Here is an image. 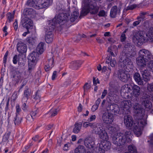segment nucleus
Instances as JSON below:
<instances>
[{
	"mask_svg": "<svg viewBox=\"0 0 153 153\" xmlns=\"http://www.w3.org/2000/svg\"><path fill=\"white\" fill-rule=\"evenodd\" d=\"M133 111L134 122L132 117L128 115L124 117V123L127 127L129 128H132L134 134L139 137L142 134L144 127L147 125V116L145 115L144 111L138 103L134 104Z\"/></svg>",
	"mask_w": 153,
	"mask_h": 153,
	"instance_id": "obj_1",
	"label": "nucleus"
},
{
	"mask_svg": "<svg viewBox=\"0 0 153 153\" xmlns=\"http://www.w3.org/2000/svg\"><path fill=\"white\" fill-rule=\"evenodd\" d=\"M108 132L111 134H114L112 137L113 143L117 146H122L126 142L131 141L133 134L130 131H126L124 134L121 133H118L120 128L118 126L114 124L109 126L107 127Z\"/></svg>",
	"mask_w": 153,
	"mask_h": 153,
	"instance_id": "obj_2",
	"label": "nucleus"
},
{
	"mask_svg": "<svg viewBox=\"0 0 153 153\" xmlns=\"http://www.w3.org/2000/svg\"><path fill=\"white\" fill-rule=\"evenodd\" d=\"M67 18L66 15L62 13L61 14L55 16L52 20L49 21V25L45 28V29L47 30V33L45 37V40L47 43H50L53 41L54 37L51 32L53 30L56 26H58V25L59 26H61L66 22Z\"/></svg>",
	"mask_w": 153,
	"mask_h": 153,
	"instance_id": "obj_3",
	"label": "nucleus"
},
{
	"mask_svg": "<svg viewBox=\"0 0 153 153\" xmlns=\"http://www.w3.org/2000/svg\"><path fill=\"white\" fill-rule=\"evenodd\" d=\"M123 66L127 71L120 70L118 73V76L119 79L122 81L126 82L130 79V75L128 74V71H130L133 69L134 65L133 62L128 58H125L122 61Z\"/></svg>",
	"mask_w": 153,
	"mask_h": 153,
	"instance_id": "obj_4",
	"label": "nucleus"
},
{
	"mask_svg": "<svg viewBox=\"0 0 153 153\" xmlns=\"http://www.w3.org/2000/svg\"><path fill=\"white\" fill-rule=\"evenodd\" d=\"M146 36L147 39L143 36V32H139L134 36L133 37V41L139 45H141L143 43L147 41L153 43V28H151L149 29Z\"/></svg>",
	"mask_w": 153,
	"mask_h": 153,
	"instance_id": "obj_5",
	"label": "nucleus"
},
{
	"mask_svg": "<svg viewBox=\"0 0 153 153\" xmlns=\"http://www.w3.org/2000/svg\"><path fill=\"white\" fill-rule=\"evenodd\" d=\"M53 0H28L27 5L37 9L48 7L52 3Z\"/></svg>",
	"mask_w": 153,
	"mask_h": 153,
	"instance_id": "obj_6",
	"label": "nucleus"
},
{
	"mask_svg": "<svg viewBox=\"0 0 153 153\" xmlns=\"http://www.w3.org/2000/svg\"><path fill=\"white\" fill-rule=\"evenodd\" d=\"M150 98L149 96L146 94L145 96H143L140 98V102L142 106L144 108H143L141 107V105L139 103L143 109L144 111V114L145 115L147 116L146 114H145V111H149L150 110L152 107V104L150 100ZM138 103V102L137 103Z\"/></svg>",
	"mask_w": 153,
	"mask_h": 153,
	"instance_id": "obj_7",
	"label": "nucleus"
},
{
	"mask_svg": "<svg viewBox=\"0 0 153 153\" xmlns=\"http://www.w3.org/2000/svg\"><path fill=\"white\" fill-rule=\"evenodd\" d=\"M131 85L128 84L122 86L121 88V95L125 99L131 98V97L128 94L131 91Z\"/></svg>",
	"mask_w": 153,
	"mask_h": 153,
	"instance_id": "obj_8",
	"label": "nucleus"
},
{
	"mask_svg": "<svg viewBox=\"0 0 153 153\" xmlns=\"http://www.w3.org/2000/svg\"><path fill=\"white\" fill-rule=\"evenodd\" d=\"M103 122L106 124H111L114 120V116L112 114L105 112L103 113L102 117Z\"/></svg>",
	"mask_w": 153,
	"mask_h": 153,
	"instance_id": "obj_9",
	"label": "nucleus"
},
{
	"mask_svg": "<svg viewBox=\"0 0 153 153\" xmlns=\"http://www.w3.org/2000/svg\"><path fill=\"white\" fill-rule=\"evenodd\" d=\"M139 56L146 58V59L151 60H153V55L148 50L145 49L140 50L138 53Z\"/></svg>",
	"mask_w": 153,
	"mask_h": 153,
	"instance_id": "obj_10",
	"label": "nucleus"
},
{
	"mask_svg": "<svg viewBox=\"0 0 153 153\" xmlns=\"http://www.w3.org/2000/svg\"><path fill=\"white\" fill-rule=\"evenodd\" d=\"M84 144L88 148L93 149L95 145L94 139L91 137H87L84 140Z\"/></svg>",
	"mask_w": 153,
	"mask_h": 153,
	"instance_id": "obj_11",
	"label": "nucleus"
},
{
	"mask_svg": "<svg viewBox=\"0 0 153 153\" xmlns=\"http://www.w3.org/2000/svg\"><path fill=\"white\" fill-rule=\"evenodd\" d=\"M21 23L23 27L27 30L33 26L32 21L27 17H25L21 20Z\"/></svg>",
	"mask_w": 153,
	"mask_h": 153,
	"instance_id": "obj_12",
	"label": "nucleus"
},
{
	"mask_svg": "<svg viewBox=\"0 0 153 153\" xmlns=\"http://www.w3.org/2000/svg\"><path fill=\"white\" fill-rule=\"evenodd\" d=\"M140 71L144 80L146 82L149 81L151 78L152 76L149 71L143 68H140Z\"/></svg>",
	"mask_w": 153,
	"mask_h": 153,
	"instance_id": "obj_13",
	"label": "nucleus"
},
{
	"mask_svg": "<svg viewBox=\"0 0 153 153\" xmlns=\"http://www.w3.org/2000/svg\"><path fill=\"white\" fill-rule=\"evenodd\" d=\"M64 14L65 15H66V16L67 17V21L63 25H63L64 24H65L67 22H68L69 21V18L68 17V15L66 13H62L59 14L58 15H56V16L57 15H59L61 14ZM79 15V12L77 11H75L74 12H73L72 14H71V16L70 18V21L71 22H73L75 21V20L77 19L78 16Z\"/></svg>",
	"mask_w": 153,
	"mask_h": 153,
	"instance_id": "obj_14",
	"label": "nucleus"
},
{
	"mask_svg": "<svg viewBox=\"0 0 153 153\" xmlns=\"http://www.w3.org/2000/svg\"><path fill=\"white\" fill-rule=\"evenodd\" d=\"M121 8L120 7H118L116 6H113L110 11V16L112 18H115L117 14L119 15L120 13Z\"/></svg>",
	"mask_w": 153,
	"mask_h": 153,
	"instance_id": "obj_15",
	"label": "nucleus"
},
{
	"mask_svg": "<svg viewBox=\"0 0 153 153\" xmlns=\"http://www.w3.org/2000/svg\"><path fill=\"white\" fill-rule=\"evenodd\" d=\"M150 60L139 56L136 59V62L138 66L142 68L146 66V62Z\"/></svg>",
	"mask_w": 153,
	"mask_h": 153,
	"instance_id": "obj_16",
	"label": "nucleus"
},
{
	"mask_svg": "<svg viewBox=\"0 0 153 153\" xmlns=\"http://www.w3.org/2000/svg\"><path fill=\"white\" fill-rule=\"evenodd\" d=\"M132 106V103L129 100H125L122 102L120 107L124 111L129 110Z\"/></svg>",
	"mask_w": 153,
	"mask_h": 153,
	"instance_id": "obj_17",
	"label": "nucleus"
},
{
	"mask_svg": "<svg viewBox=\"0 0 153 153\" xmlns=\"http://www.w3.org/2000/svg\"><path fill=\"white\" fill-rule=\"evenodd\" d=\"M99 7L97 6L95 3H91L89 4L88 7V11L92 14H96L99 11Z\"/></svg>",
	"mask_w": 153,
	"mask_h": 153,
	"instance_id": "obj_18",
	"label": "nucleus"
},
{
	"mask_svg": "<svg viewBox=\"0 0 153 153\" xmlns=\"http://www.w3.org/2000/svg\"><path fill=\"white\" fill-rule=\"evenodd\" d=\"M99 145L105 151L110 150L111 147V144L108 140L101 141Z\"/></svg>",
	"mask_w": 153,
	"mask_h": 153,
	"instance_id": "obj_19",
	"label": "nucleus"
},
{
	"mask_svg": "<svg viewBox=\"0 0 153 153\" xmlns=\"http://www.w3.org/2000/svg\"><path fill=\"white\" fill-rule=\"evenodd\" d=\"M17 48L18 52L21 53L26 52L27 48L26 44L22 42H19L17 45Z\"/></svg>",
	"mask_w": 153,
	"mask_h": 153,
	"instance_id": "obj_20",
	"label": "nucleus"
},
{
	"mask_svg": "<svg viewBox=\"0 0 153 153\" xmlns=\"http://www.w3.org/2000/svg\"><path fill=\"white\" fill-rule=\"evenodd\" d=\"M131 87L132 91L131 95L135 97H137L139 96L140 94V87L137 85H134Z\"/></svg>",
	"mask_w": 153,
	"mask_h": 153,
	"instance_id": "obj_21",
	"label": "nucleus"
},
{
	"mask_svg": "<svg viewBox=\"0 0 153 153\" xmlns=\"http://www.w3.org/2000/svg\"><path fill=\"white\" fill-rule=\"evenodd\" d=\"M92 128L96 134H100L101 132L104 130L102 126L100 123L96 124L94 123L93 126Z\"/></svg>",
	"mask_w": 153,
	"mask_h": 153,
	"instance_id": "obj_22",
	"label": "nucleus"
},
{
	"mask_svg": "<svg viewBox=\"0 0 153 153\" xmlns=\"http://www.w3.org/2000/svg\"><path fill=\"white\" fill-rule=\"evenodd\" d=\"M38 55L37 53L33 51L28 56V61L36 62L38 59Z\"/></svg>",
	"mask_w": 153,
	"mask_h": 153,
	"instance_id": "obj_23",
	"label": "nucleus"
},
{
	"mask_svg": "<svg viewBox=\"0 0 153 153\" xmlns=\"http://www.w3.org/2000/svg\"><path fill=\"white\" fill-rule=\"evenodd\" d=\"M53 60L50 59L47 61L45 64V69L46 71L50 70L53 67Z\"/></svg>",
	"mask_w": 153,
	"mask_h": 153,
	"instance_id": "obj_24",
	"label": "nucleus"
},
{
	"mask_svg": "<svg viewBox=\"0 0 153 153\" xmlns=\"http://www.w3.org/2000/svg\"><path fill=\"white\" fill-rule=\"evenodd\" d=\"M45 50V44L42 42H41L39 43L36 48V52L38 54H40L44 52Z\"/></svg>",
	"mask_w": 153,
	"mask_h": 153,
	"instance_id": "obj_25",
	"label": "nucleus"
},
{
	"mask_svg": "<svg viewBox=\"0 0 153 153\" xmlns=\"http://www.w3.org/2000/svg\"><path fill=\"white\" fill-rule=\"evenodd\" d=\"M105 63L110 64V66L112 67H114L116 65L117 62L115 58H112V56H109L106 58Z\"/></svg>",
	"mask_w": 153,
	"mask_h": 153,
	"instance_id": "obj_26",
	"label": "nucleus"
},
{
	"mask_svg": "<svg viewBox=\"0 0 153 153\" xmlns=\"http://www.w3.org/2000/svg\"><path fill=\"white\" fill-rule=\"evenodd\" d=\"M134 78L135 81L138 85H142L144 84L140 74L138 73H136L134 75Z\"/></svg>",
	"mask_w": 153,
	"mask_h": 153,
	"instance_id": "obj_27",
	"label": "nucleus"
},
{
	"mask_svg": "<svg viewBox=\"0 0 153 153\" xmlns=\"http://www.w3.org/2000/svg\"><path fill=\"white\" fill-rule=\"evenodd\" d=\"M132 46L129 43H127L125 46L123 51L126 54H129V55H127V56H131L130 53L132 52Z\"/></svg>",
	"mask_w": 153,
	"mask_h": 153,
	"instance_id": "obj_28",
	"label": "nucleus"
},
{
	"mask_svg": "<svg viewBox=\"0 0 153 153\" xmlns=\"http://www.w3.org/2000/svg\"><path fill=\"white\" fill-rule=\"evenodd\" d=\"M82 123L81 122H76L74 124V127L73 132L75 134L78 133L80 131Z\"/></svg>",
	"mask_w": 153,
	"mask_h": 153,
	"instance_id": "obj_29",
	"label": "nucleus"
},
{
	"mask_svg": "<svg viewBox=\"0 0 153 153\" xmlns=\"http://www.w3.org/2000/svg\"><path fill=\"white\" fill-rule=\"evenodd\" d=\"M74 153H86V149L85 147L81 145L77 147L74 150Z\"/></svg>",
	"mask_w": 153,
	"mask_h": 153,
	"instance_id": "obj_30",
	"label": "nucleus"
},
{
	"mask_svg": "<svg viewBox=\"0 0 153 153\" xmlns=\"http://www.w3.org/2000/svg\"><path fill=\"white\" fill-rule=\"evenodd\" d=\"M111 71V68L109 66L107 68L106 66H104L103 67L102 70V73H104L108 77L109 76Z\"/></svg>",
	"mask_w": 153,
	"mask_h": 153,
	"instance_id": "obj_31",
	"label": "nucleus"
},
{
	"mask_svg": "<svg viewBox=\"0 0 153 153\" xmlns=\"http://www.w3.org/2000/svg\"><path fill=\"white\" fill-rule=\"evenodd\" d=\"M100 138L102 140L101 141L108 140V137L107 133L103 130L99 134Z\"/></svg>",
	"mask_w": 153,
	"mask_h": 153,
	"instance_id": "obj_32",
	"label": "nucleus"
},
{
	"mask_svg": "<svg viewBox=\"0 0 153 153\" xmlns=\"http://www.w3.org/2000/svg\"><path fill=\"white\" fill-rule=\"evenodd\" d=\"M79 61L72 62L70 65V67L73 69H77L81 65Z\"/></svg>",
	"mask_w": 153,
	"mask_h": 153,
	"instance_id": "obj_33",
	"label": "nucleus"
},
{
	"mask_svg": "<svg viewBox=\"0 0 153 153\" xmlns=\"http://www.w3.org/2000/svg\"><path fill=\"white\" fill-rule=\"evenodd\" d=\"M128 150L129 153H137L136 148L134 145H129L128 147Z\"/></svg>",
	"mask_w": 153,
	"mask_h": 153,
	"instance_id": "obj_34",
	"label": "nucleus"
},
{
	"mask_svg": "<svg viewBox=\"0 0 153 153\" xmlns=\"http://www.w3.org/2000/svg\"><path fill=\"white\" fill-rule=\"evenodd\" d=\"M36 62L28 61V71L29 72V74H30L31 72L34 69L35 65Z\"/></svg>",
	"mask_w": 153,
	"mask_h": 153,
	"instance_id": "obj_35",
	"label": "nucleus"
},
{
	"mask_svg": "<svg viewBox=\"0 0 153 153\" xmlns=\"http://www.w3.org/2000/svg\"><path fill=\"white\" fill-rule=\"evenodd\" d=\"M129 3V4L126 8H125L123 10V12H124L128 10H133L137 7V5L136 4H131Z\"/></svg>",
	"mask_w": 153,
	"mask_h": 153,
	"instance_id": "obj_36",
	"label": "nucleus"
},
{
	"mask_svg": "<svg viewBox=\"0 0 153 153\" xmlns=\"http://www.w3.org/2000/svg\"><path fill=\"white\" fill-rule=\"evenodd\" d=\"M58 111V110L56 108H52L50 110L48 114L50 116L53 117L57 115Z\"/></svg>",
	"mask_w": 153,
	"mask_h": 153,
	"instance_id": "obj_37",
	"label": "nucleus"
},
{
	"mask_svg": "<svg viewBox=\"0 0 153 153\" xmlns=\"http://www.w3.org/2000/svg\"><path fill=\"white\" fill-rule=\"evenodd\" d=\"M27 41L31 45H34L36 42V38L32 37L27 38Z\"/></svg>",
	"mask_w": 153,
	"mask_h": 153,
	"instance_id": "obj_38",
	"label": "nucleus"
},
{
	"mask_svg": "<svg viewBox=\"0 0 153 153\" xmlns=\"http://www.w3.org/2000/svg\"><path fill=\"white\" fill-rule=\"evenodd\" d=\"M7 21L10 22L13 20L14 17V14L11 13H7Z\"/></svg>",
	"mask_w": 153,
	"mask_h": 153,
	"instance_id": "obj_39",
	"label": "nucleus"
},
{
	"mask_svg": "<svg viewBox=\"0 0 153 153\" xmlns=\"http://www.w3.org/2000/svg\"><path fill=\"white\" fill-rule=\"evenodd\" d=\"M19 65L21 66H24L25 64V58L19 57L18 60Z\"/></svg>",
	"mask_w": 153,
	"mask_h": 153,
	"instance_id": "obj_40",
	"label": "nucleus"
},
{
	"mask_svg": "<svg viewBox=\"0 0 153 153\" xmlns=\"http://www.w3.org/2000/svg\"><path fill=\"white\" fill-rule=\"evenodd\" d=\"M88 122H84L82 123V126L83 127L86 128L88 126H90L91 128H92L93 126L94 123Z\"/></svg>",
	"mask_w": 153,
	"mask_h": 153,
	"instance_id": "obj_41",
	"label": "nucleus"
},
{
	"mask_svg": "<svg viewBox=\"0 0 153 153\" xmlns=\"http://www.w3.org/2000/svg\"><path fill=\"white\" fill-rule=\"evenodd\" d=\"M113 108V111H112V112H113L114 114H116L118 113L120 110V108L118 105L116 104H114V106Z\"/></svg>",
	"mask_w": 153,
	"mask_h": 153,
	"instance_id": "obj_42",
	"label": "nucleus"
},
{
	"mask_svg": "<svg viewBox=\"0 0 153 153\" xmlns=\"http://www.w3.org/2000/svg\"><path fill=\"white\" fill-rule=\"evenodd\" d=\"M114 104H111V103H108V105L107 106L106 108L108 111H110L112 112L113 111L114 106Z\"/></svg>",
	"mask_w": 153,
	"mask_h": 153,
	"instance_id": "obj_43",
	"label": "nucleus"
},
{
	"mask_svg": "<svg viewBox=\"0 0 153 153\" xmlns=\"http://www.w3.org/2000/svg\"><path fill=\"white\" fill-rule=\"evenodd\" d=\"M22 120V118H19L17 117L16 115V117L14 118V122L15 125H18L20 124Z\"/></svg>",
	"mask_w": 153,
	"mask_h": 153,
	"instance_id": "obj_44",
	"label": "nucleus"
},
{
	"mask_svg": "<svg viewBox=\"0 0 153 153\" xmlns=\"http://www.w3.org/2000/svg\"><path fill=\"white\" fill-rule=\"evenodd\" d=\"M16 74L13 76V78L16 80H19L21 78V74L19 71H16Z\"/></svg>",
	"mask_w": 153,
	"mask_h": 153,
	"instance_id": "obj_45",
	"label": "nucleus"
},
{
	"mask_svg": "<svg viewBox=\"0 0 153 153\" xmlns=\"http://www.w3.org/2000/svg\"><path fill=\"white\" fill-rule=\"evenodd\" d=\"M147 90L150 92H153V82L148 83L147 84Z\"/></svg>",
	"mask_w": 153,
	"mask_h": 153,
	"instance_id": "obj_46",
	"label": "nucleus"
},
{
	"mask_svg": "<svg viewBox=\"0 0 153 153\" xmlns=\"http://www.w3.org/2000/svg\"><path fill=\"white\" fill-rule=\"evenodd\" d=\"M105 150H103L101 147L99 145L96 148V153H105Z\"/></svg>",
	"mask_w": 153,
	"mask_h": 153,
	"instance_id": "obj_47",
	"label": "nucleus"
},
{
	"mask_svg": "<svg viewBox=\"0 0 153 153\" xmlns=\"http://www.w3.org/2000/svg\"><path fill=\"white\" fill-rule=\"evenodd\" d=\"M108 52H109L111 54V56H113V57H115L117 55V51H115L114 52L115 53H114L111 50V48L110 47H109L108 48Z\"/></svg>",
	"mask_w": 153,
	"mask_h": 153,
	"instance_id": "obj_48",
	"label": "nucleus"
},
{
	"mask_svg": "<svg viewBox=\"0 0 153 153\" xmlns=\"http://www.w3.org/2000/svg\"><path fill=\"white\" fill-rule=\"evenodd\" d=\"M30 93L28 89V88H26L24 91L23 96L28 98L30 96Z\"/></svg>",
	"mask_w": 153,
	"mask_h": 153,
	"instance_id": "obj_49",
	"label": "nucleus"
},
{
	"mask_svg": "<svg viewBox=\"0 0 153 153\" xmlns=\"http://www.w3.org/2000/svg\"><path fill=\"white\" fill-rule=\"evenodd\" d=\"M148 65V67L153 72V60H150Z\"/></svg>",
	"mask_w": 153,
	"mask_h": 153,
	"instance_id": "obj_50",
	"label": "nucleus"
},
{
	"mask_svg": "<svg viewBox=\"0 0 153 153\" xmlns=\"http://www.w3.org/2000/svg\"><path fill=\"white\" fill-rule=\"evenodd\" d=\"M83 88L84 89V91H87L90 88L91 86L89 84L87 83L85 84Z\"/></svg>",
	"mask_w": 153,
	"mask_h": 153,
	"instance_id": "obj_51",
	"label": "nucleus"
},
{
	"mask_svg": "<svg viewBox=\"0 0 153 153\" xmlns=\"http://www.w3.org/2000/svg\"><path fill=\"white\" fill-rule=\"evenodd\" d=\"M32 145L33 144L32 143H29L25 147V149H23V151L24 152H26Z\"/></svg>",
	"mask_w": 153,
	"mask_h": 153,
	"instance_id": "obj_52",
	"label": "nucleus"
},
{
	"mask_svg": "<svg viewBox=\"0 0 153 153\" xmlns=\"http://www.w3.org/2000/svg\"><path fill=\"white\" fill-rule=\"evenodd\" d=\"M17 97V92L16 91H15L13 93V94L12 97V99L14 101L16 99Z\"/></svg>",
	"mask_w": 153,
	"mask_h": 153,
	"instance_id": "obj_53",
	"label": "nucleus"
},
{
	"mask_svg": "<svg viewBox=\"0 0 153 153\" xmlns=\"http://www.w3.org/2000/svg\"><path fill=\"white\" fill-rule=\"evenodd\" d=\"M16 114L17 115V114H19L21 111V109L19 105L18 104H16Z\"/></svg>",
	"mask_w": 153,
	"mask_h": 153,
	"instance_id": "obj_54",
	"label": "nucleus"
},
{
	"mask_svg": "<svg viewBox=\"0 0 153 153\" xmlns=\"http://www.w3.org/2000/svg\"><path fill=\"white\" fill-rule=\"evenodd\" d=\"M96 117L95 115H91L90 117L88 119V122H91L93 121H94L96 119Z\"/></svg>",
	"mask_w": 153,
	"mask_h": 153,
	"instance_id": "obj_55",
	"label": "nucleus"
},
{
	"mask_svg": "<svg viewBox=\"0 0 153 153\" xmlns=\"http://www.w3.org/2000/svg\"><path fill=\"white\" fill-rule=\"evenodd\" d=\"M98 15L99 16H104L106 15V13L104 10H102L99 11Z\"/></svg>",
	"mask_w": 153,
	"mask_h": 153,
	"instance_id": "obj_56",
	"label": "nucleus"
},
{
	"mask_svg": "<svg viewBox=\"0 0 153 153\" xmlns=\"http://www.w3.org/2000/svg\"><path fill=\"white\" fill-rule=\"evenodd\" d=\"M39 111L38 109H37L34 111H33L31 112L30 114L33 117H35L36 115L38 113Z\"/></svg>",
	"mask_w": 153,
	"mask_h": 153,
	"instance_id": "obj_57",
	"label": "nucleus"
},
{
	"mask_svg": "<svg viewBox=\"0 0 153 153\" xmlns=\"http://www.w3.org/2000/svg\"><path fill=\"white\" fill-rule=\"evenodd\" d=\"M26 119L29 121H31L33 120V118L32 117L31 115L30 114H28L27 115L26 117Z\"/></svg>",
	"mask_w": 153,
	"mask_h": 153,
	"instance_id": "obj_58",
	"label": "nucleus"
},
{
	"mask_svg": "<svg viewBox=\"0 0 153 153\" xmlns=\"http://www.w3.org/2000/svg\"><path fill=\"white\" fill-rule=\"evenodd\" d=\"M126 39V35L124 33H122L120 36V41L123 42L125 41Z\"/></svg>",
	"mask_w": 153,
	"mask_h": 153,
	"instance_id": "obj_59",
	"label": "nucleus"
},
{
	"mask_svg": "<svg viewBox=\"0 0 153 153\" xmlns=\"http://www.w3.org/2000/svg\"><path fill=\"white\" fill-rule=\"evenodd\" d=\"M8 51H7L6 53L5 54V55L4 56L3 58V62L4 63H6L7 62V56L8 55Z\"/></svg>",
	"mask_w": 153,
	"mask_h": 153,
	"instance_id": "obj_60",
	"label": "nucleus"
},
{
	"mask_svg": "<svg viewBox=\"0 0 153 153\" xmlns=\"http://www.w3.org/2000/svg\"><path fill=\"white\" fill-rule=\"evenodd\" d=\"M107 94V90L105 89L104 90L102 93V95L101 96V99H103L105 97V96Z\"/></svg>",
	"mask_w": 153,
	"mask_h": 153,
	"instance_id": "obj_61",
	"label": "nucleus"
},
{
	"mask_svg": "<svg viewBox=\"0 0 153 153\" xmlns=\"http://www.w3.org/2000/svg\"><path fill=\"white\" fill-rule=\"evenodd\" d=\"M137 19H138V20L137 21H135L133 23V25L134 26H136L138 25H139V23H140V22H141V20L140 19V18H139V17H138L137 18Z\"/></svg>",
	"mask_w": 153,
	"mask_h": 153,
	"instance_id": "obj_62",
	"label": "nucleus"
},
{
	"mask_svg": "<svg viewBox=\"0 0 153 153\" xmlns=\"http://www.w3.org/2000/svg\"><path fill=\"white\" fill-rule=\"evenodd\" d=\"M57 72L56 71H54L53 72L51 78L52 80H54L55 78L57 77Z\"/></svg>",
	"mask_w": 153,
	"mask_h": 153,
	"instance_id": "obj_63",
	"label": "nucleus"
},
{
	"mask_svg": "<svg viewBox=\"0 0 153 153\" xmlns=\"http://www.w3.org/2000/svg\"><path fill=\"white\" fill-rule=\"evenodd\" d=\"M23 104L22 105V108L24 111H27V106L26 105V103H22Z\"/></svg>",
	"mask_w": 153,
	"mask_h": 153,
	"instance_id": "obj_64",
	"label": "nucleus"
}]
</instances>
